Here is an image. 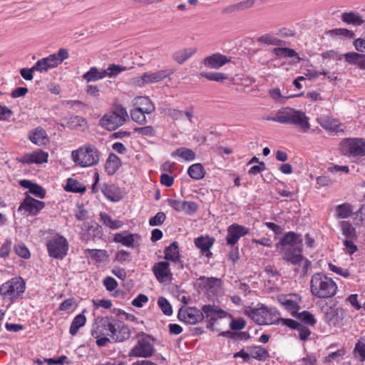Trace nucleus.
<instances>
[{"label": "nucleus", "instance_id": "nucleus-1", "mask_svg": "<svg viewBox=\"0 0 365 365\" xmlns=\"http://www.w3.org/2000/svg\"><path fill=\"white\" fill-rule=\"evenodd\" d=\"M302 236L294 232L286 233L277 243L282 252V259L292 264H299L304 259L302 255Z\"/></svg>", "mask_w": 365, "mask_h": 365}, {"label": "nucleus", "instance_id": "nucleus-29", "mask_svg": "<svg viewBox=\"0 0 365 365\" xmlns=\"http://www.w3.org/2000/svg\"><path fill=\"white\" fill-rule=\"evenodd\" d=\"M197 51L195 48H186L175 51L173 55V59L179 64H182L185 61L192 57Z\"/></svg>", "mask_w": 365, "mask_h": 365}, {"label": "nucleus", "instance_id": "nucleus-25", "mask_svg": "<svg viewBox=\"0 0 365 365\" xmlns=\"http://www.w3.org/2000/svg\"><path fill=\"white\" fill-rule=\"evenodd\" d=\"M48 160V154L42 150L34 151L29 155H24L21 160L24 163H36L41 164L46 163Z\"/></svg>", "mask_w": 365, "mask_h": 365}, {"label": "nucleus", "instance_id": "nucleus-23", "mask_svg": "<svg viewBox=\"0 0 365 365\" xmlns=\"http://www.w3.org/2000/svg\"><path fill=\"white\" fill-rule=\"evenodd\" d=\"M344 58L349 64L357 66L359 68L365 70V54L356 52H348L338 57V60Z\"/></svg>", "mask_w": 365, "mask_h": 365}, {"label": "nucleus", "instance_id": "nucleus-16", "mask_svg": "<svg viewBox=\"0 0 365 365\" xmlns=\"http://www.w3.org/2000/svg\"><path fill=\"white\" fill-rule=\"evenodd\" d=\"M250 232V229L245 226L232 224L227 228V235L226 237L227 243L229 245L233 246L237 243L241 237L247 235Z\"/></svg>", "mask_w": 365, "mask_h": 365}, {"label": "nucleus", "instance_id": "nucleus-46", "mask_svg": "<svg viewBox=\"0 0 365 365\" xmlns=\"http://www.w3.org/2000/svg\"><path fill=\"white\" fill-rule=\"evenodd\" d=\"M276 56L279 58H293L298 57V53L292 48H274L272 50Z\"/></svg>", "mask_w": 365, "mask_h": 365}, {"label": "nucleus", "instance_id": "nucleus-37", "mask_svg": "<svg viewBox=\"0 0 365 365\" xmlns=\"http://www.w3.org/2000/svg\"><path fill=\"white\" fill-rule=\"evenodd\" d=\"M65 189L69 192L83 193L86 191V187L83 184L79 182L77 180L70 178L67 180Z\"/></svg>", "mask_w": 365, "mask_h": 365}, {"label": "nucleus", "instance_id": "nucleus-58", "mask_svg": "<svg viewBox=\"0 0 365 365\" xmlns=\"http://www.w3.org/2000/svg\"><path fill=\"white\" fill-rule=\"evenodd\" d=\"M14 250L19 256L24 259H28L30 257V252L26 246L24 244L16 245Z\"/></svg>", "mask_w": 365, "mask_h": 365}, {"label": "nucleus", "instance_id": "nucleus-7", "mask_svg": "<svg viewBox=\"0 0 365 365\" xmlns=\"http://www.w3.org/2000/svg\"><path fill=\"white\" fill-rule=\"evenodd\" d=\"M25 290V282L21 277L13 278L0 287V294L4 299L18 298Z\"/></svg>", "mask_w": 365, "mask_h": 365}, {"label": "nucleus", "instance_id": "nucleus-44", "mask_svg": "<svg viewBox=\"0 0 365 365\" xmlns=\"http://www.w3.org/2000/svg\"><path fill=\"white\" fill-rule=\"evenodd\" d=\"M173 157L179 156L187 161L193 160L195 158V153L190 149L180 148L172 153Z\"/></svg>", "mask_w": 365, "mask_h": 365}, {"label": "nucleus", "instance_id": "nucleus-21", "mask_svg": "<svg viewBox=\"0 0 365 365\" xmlns=\"http://www.w3.org/2000/svg\"><path fill=\"white\" fill-rule=\"evenodd\" d=\"M115 331L110 334V337L116 342H123L128 340L130 336V330L123 322L118 321L115 326Z\"/></svg>", "mask_w": 365, "mask_h": 365}, {"label": "nucleus", "instance_id": "nucleus-31", "mask_svg": "<svg viewBox=\"0 0 365 365\" xmlns=\"http://www.w3.org/2000/svg\"><path fill=\"white\" fill-rule=\"evenodd\" d=\"M106 71L104 69L98 70L96 67L93 66L83 75V78L88 83L96 81L106 77Z\"/></svg>", "mask_w": 365, "mask_h": 365}, {"label": "nucleus", "instance_id": "nucleus-38", "mask_svg": "<svg viewBox=\"0 0 365 365\" xmlns=\"http://www.w3.org/2000/svg\"><path fill=\"white\" fill-rule=\"evenodd\" d=\"M343 309L337 307L335 309L330 308L325 314V319L327 322L332 324H336L339 319H341Z\"/></svg>", "mask_w": 365, "mask_h": 365}, {"label": "nucleus", "instance_id": "nucleus-28", "mask_svg": "<svg viewBox=\"0 0 365 365\" xmlns=\"http://www.w3.org/2000/svg\"><path fill=\"white\" fill-rule=\"evenodd\" d=\"M247 350L250 351V358L258 361H265L269 357L267 350L260 346H251L247 347Z\"/></svg>", "mask_w": 365, "mask_h": 365}, {"label": "nucleus", "instance_id": "nucleus-33", "mask_svg": "<svg viewBox=\"0 0 365 365\" xmlns=\"http://www.w3.org/2000/svg\"><path fill=\"white\" fill-rule=\"evenodd\" d=\"M29 139L36 145H43L46 140V133L44 129L38 127L29 133Z\"/></svg>", "mask_w": 365, "mask_h": 365}, {"label": "nucleus", "instance_id": "nucleus-60", "mask_svg": "<svg viewBox=\"0 0 365 365\" xmlns=\"http://www.w3.org/2000/svg\"><path fill=\"white\" fill-rule=\"evenodd\" d=\"M281 322L283 325L290 327L294 329H297V327H300V323L291 319L277 318L276 319V324Z\"/></svg>", "mask_w": 365, "mask_h": 365}, {"label": "nucleus", "instance_id": "nucleus-61", "mask_svg": "<svg viewBox=\"0 0 365 365\" xmlns=\"http://www.w3.org/2000/svg\"><path fill=\"white\" fill-rule=\"evenodd\" d=\"M245 325L246 322L242 318L232 319L230 323V327L232 330H241L245 328Z\"/></svg>", "mask_w": 365, "mask_h": 365}, {"label": "nucleus", "instance_id": "nucleus-48", "mask_svg": "<svg viewBox=\"0 0 365 365\" xmlns=\"http://www.w3.org/2000/svg\"><path fill=\"white\" fill-rule=\"evenodd\" d=\"M354 355L359 359L360 361L363 362L365 361V339L360 338L355 345L354 350Z\"/></svg>", "mask_w": 365, "mask_h": 365}, {"label": "nucleus", "instance_id": "nucleus-64", "mask_svg": "<svg viewBox=\"0 0 365 365\" xmlns=\"http://www.w3.org/2000/svg\"><path fill=\"white\" fill-rule=\"evenodd\" d=\"M148 301V297L143 294H138L132 302V305L135 307H142L144 303Z\"/></svg>", "mask_w": 365, "mask_h": 365}, {"label": "nucleus", "instance_id": "nucleus-40", "mask_svg": "<svg viewBox=\"0 0 365 365\" xmlns=\"http://www.w3.org/2000/svg\"><path fill=\"white\" fill-rule=\"evenodd\" d=\"M353 212V206L347 202L339 205L336 207V216L339 218H347Z\"/></svg>", "mask_w": 365, "mask_h": 365}, {"label": "nucleus", "instance_id": "nucleus-2", "mask_svg": "<svg viewBox=\"0 0 365 365\" xmlns=\"http://www.w3.org/2000/svg\"><path fill=\"white\" fill-rule=\"evenodd\" d=\"M310 292L317 298H330L336 294L337 285L331 278L323 273H315L311 279Z\"/></svg>", "mask_w": 365, "mask_h": 365}, {"label": "nucleus", "instance_id": "nucleus-35", "mask_svg": "<svg viewBox=\"0 0 365 365\" xmlns=\"http://www.w3.org/2000/svg\"><path fill=\"white\" fill-rule=\"evenodd\" d=\"M113 240L115 242L121 243L125 246L130 247L134 242V235L130 234L126 231L116 233L114 235Z\"/></svg>", "mask_w": 365, "mask_h": 365}, {"label": "nucleus", "instance_id": "nucleus-41", "mask_svg": "<svg viewBox=\"0 0 365 365\" xmlns=\"http://www.w3.org/2000/svg\"><path fill=\"white\" fill-rule=\"evenodd\" d=\"M257 42L266 45L271 46H282L284 42L272 34H266L257 38Z\"/></svg>", "mask_w": 365, "mask_h": 365}, {"label": "nucleus", "instance_id": "nucleus-36", "mask_svg": "<svg viewBox=\"0 0 365 365\" xmlns=\"http://www.w3.org/2000/svg\"><path fill=\"white\" fill-rule=\"evenodd\" d=\"M100 218L105 225L113 230L119 229L123 225L122 221L113 220L112 217L106 212H101Z\"/></svg>", "mask_w": 365, "mask_h": 365}, {"label": "nucleus", "instance_id": "nucleus-30", "mask_svg": "<svg viewBox=\"0 0 365 365\" xmlns=\"http://www.w3.org/2000/svg\"><path fill=\"white\" fill-rule=\"evenodd\" d=\"M341 19L344 23L354 26H361L364 23L362 16L359 13L354 11L343 13Z\"/></svg>", "mask_w": 365, "mask_h": 365}, {"label": "nucleus", "instance_id": "nucleus-24", "mask_svg": "<svg viewBox=\"0 0 365 365\" xmlns=\"http://www.w3.org/2000/svg\"><path fill=\"white\" fill-rule=\"evenodd\" d=\"M214 241L212 237L200 236L195 239V245L202 254L210 258L212 255L210 249L213 245Z\"/></svg>", "mask_w": 365, "mask_h": 365}, {"label": "nucleus", "instance_id": "nucleus-47", "mask_svg": "<svg viewBox=\"0 0 365 365\" xmlns=\"http://www.w3.org/2000/svg\"><path fill=\"white\" fill-rule=\"evenodd\" d=\"M321 125L327 129L335 132L343 131V129L340 128V123L336 119L331 118H327L323 120Z\"/></svg>", "mask_w": 365, "mask_h": 365}, {"label": "nucleus", "instance_id": "nucleus-8", "mask_svg": "<svg viewBox=\"0 0 365 365\" xmlns=\"http://www.w3.org/2000/svg\"><path fill=\"white\" fill-rule=\"evenodd\" d=\"M142 336L143 338L138 340L136 345L128 352V356L130 357H150L155 352V348L150 342V339L153 340L154 339L143 332L138 334V336Z\"/></svg>", "mask_w": 365, "mask_h": 365}, {"label": "nucleus", "instance_id": "nucleus-43", "mask_svg": "<svg viewBox=\"0 0 365 365\" xmlns=\"http://www.w3.org/2000/svg\"><path fill=\"white\" fill-rule=\"evenodd\" d=\"M64 120H66V126L71 129L83 128L86 124L85 118L78 115H72L68 118H65Z\"/></svg>", "mask_w": 365, "mask_h": 365}, {"label": "nucleus", "instance_id": "nucleus-10", "mask_svg": "<svg viewBox=\"0 0 365 365\" xmlns=\"http://www.w3.org/2000/svg\"><path fill=\"white\" fill-rule=\"evenodd\" d=\"M48 254L56 259H63L67 254L68 244L63 236L56 235L48 240L46 243Z\"/></svg>", "mask_w": 365, "mask_h": 365}, {"label": "nucleus", "instance_id": "nucleus-12", "mask_svg": "<svg viewBox=\"0 0 365 365\" xmlns=\"http://www.w3.org/2000/svg\"><path fill=\"white\" fill-rule=\"evenodd\" d=\"M204 317L208 319L207 328L212 331L217 330L216 324H218L219 319L224 318L227 316V312L222 309L210 304L204 305L201 310Z\"/></svg>", "mask_w": 365, "mask_h": 365}, {"label": "nucleus", "instance_id": "nucleus-18", "mask_svg": "<svg viewBox=\"0 0 365 365\" xmlns=\"http://www.w3.org/2000/svg\"><path fill=\"white\" fill-rule=\"evenodd\" d=\"M230 61V58L220 53H215L203 59V64L207 68L218 69Z\"/></svg>", "mask_w": 365, "mask_h": 365}, {"label": "nucleus", "instance_id": "nucleus-50", "mask_svg": "<svg viewBox=\"0 0 365 365\" xmlns=\"http://www.w3.org/2000/svg\"><path fill=\"white\" fill-rule=\"evenodd\" d=\"M158 304L165 315L170 316L173 314L172 306L166 298L160 297L158 299Z\"/></svg>", "mask_w": 365, "mask_h": 365}, {"label": "nucleus", "instance_id": "nucleus-55", "mask_svg": "<svg viewBox=\"0 0 365 365\" xmlns=\"http://www.w3.org/2000/svg\"><path fill=\"white\" fill-rule=\"evenodd\" d=\"M134 131L143 136H154L155 133L154 128L151 125L135 128Z\"/></svg>", "mask_w": 365, "mask_h": 365}, {"label": "nucleus", "instance_id": "nucleus-42", "mask_svg": "<svg viewBox=\"0 0 365 365\" xmlns=\"http://www.w3.org/2000/svg\"><path fill=\"white\" fill-rule=\"evenodd\" d=\"M86 322V317L83 314H78L75 317L70 327V334L72 336H75L79 329L85 325Z\"/></svg>", "mask_w": 365, "mask_h": 365}, {"label": "nucleus", "instance_id": "nucleus-5", "mask_svg": "<svg viewBox=\"0 0 365 365\" xmlns=\"http://www.w3.org/2000/svg\"><path fill=\"white\" fill-rule=\"evenodd\" d=\"M282 123L297 125L304 133L307 132L311 126L305 113L290 107L282 108Z\"/></svg>", "mask_w": 365, "mask_h": 365}, {"label": "nucleus", "instance_id": "nucleus-3", "mask_svg": "<svg viewBox=\"0 0 365 365\" xmlns=\"http://www.w3.org/2000/svg\"><path fill=\"white\" fill-rule=\"evenodd\" d=\"M71 157L77 165L83 168L96 165L100 160L98 150L95 145L89 143L73 150Z\"/></svg>", "mask_w": 365, "mask_h": 365}, {"label": "nucleus", "instance_id": "nucleus-53", "mask_svg": "<svg viewBox=\"0 0 365 365\" xmlns=\"http://www.w3.org/2000/svg\"><path fill=\"white\" fill-rule=\"evenodd\" d=\"M85 255H89L98 261H103L106 257V252L103 250L87 249L85 250Z\"/></svg>", "mask_w": 365, "mask_h": 365}, {"label": "nucleus", "instance_id": "nucleus-59", "mask_svg": "<svg viewBox=\"0 0 365 365\" xmlns=\"http://www.w3.org/2000/svg\"><path fill=\"white\" fill-rule=\"evenodd\" d=\"M269 94L274 101L280 102L282 103H284L286 99L287 98V97H284L282 95L279 88H273L269 90Z\"/></svg>", "mask_w": 365, "mask_h": 365}, {"label": "nucleus", "instance_id": "nucleus-39", "mask_svg": "<svg viewBox=\"0 0 365 365\" xmlns=\"http://www.w3.org/2000/svg\"><path fill=\"white\" fill-rule=\"evenodd\" d=\"M339 225L346 239L353 240L356 237V229L349 222L343 220L340 222Z\"/></svg>", "mask_w": 365, "mask_h": 365}, {"label": "nucleus", "instance_id": "nucleus-27", "mask_svg": "<svg viewBox=\"0 0 365 365\" xmlns=\"http://www.w3.org/2000/svg\"><path fill=\"white\" fill-rule=\"evenodd\" d=\"M292 294L287 295H279L277 299L279 302L284 306V307L291 311V314L293 317H296L297 314V309H299L298 303L294 301L291 297Z\"/></svg>", "mask_w": 365, "mask_h": 365}, {"label": "nucleus", "instance_id": "nucleus-57", "mask_svg": "<svg viewBox=\"0 0 365 365\" xmlns=\"http://www.w3.org/2000/svg\"><path fill=\"white\" fill-rule=\"evenodd\" d=\"M329 33L331 34H334L336 36H343L349 39L354 38L355 36L354 33L352 31L349 30L347 29H335L330 30Z\"/></svg>", "mask_w": 365, "mask_h": 365}, {"label": "nucleus", "instance_id": "nucleus-19", "mask_svg": "<svg viewBox=\"0 0 365 365\" xmlns=\"http://www.w3.org/2000/svg\"><path fill=\"white\" fill-rule=\"evenodd\" d=\"M45 206L44 202L36 200L29 195H27L19 207V210L24 209L26 211L36 214L39 212Z\"/></svg>", "mask_w": 365, "mask_h": 365}, {"label": "nucleus", "instance_id": "nucleus-15", "mask_svg": "<svg viewBox=\"0 0 365 365\" xmlns=\"http://www.w3.org/2000/svg\"><path fill=\"white\" fill-rule=\"evenodd\" d=\"M178 318L186 324H195L204 319V315L201 310L195 307H181L178 311Z\"/></svg>", "mask_w": 365, "mask_h": 365}, {"label": "nucleus", "instance_id": "nucleus-49", "mask_svg": "<svg viewBox=\"0 0 365 365\" xmlns=\"http://www.w3.org/2000/svg\"><path fill=\"white\" fill-rule=\"evenodd\" d=\"M130 117L132 120L140 125L146 123V118L140 107L135 108L130 111Z\"/></svg>", "mask_w": 365, "mask_h": 365}, {"label": "nucleus", "instance_id": "nucleus-9", "mask_svg": "<svg viewBox=\"0 0 365 365\" xmlns=\"http://www.w3.org/2000/svg\"><path fill=\"white\" fill-rule=\"evenodd\" d=\"M277 315H279L274 309H268L265 307L254 309L249 312V317L259 325L276 324V319H274Z\"/></svg>", "mask_w": 365, "mask_h": 365}, {"label": "nucleus", "instance_id": "nucleus-13", "mask_svg": "<svg viewBox=\"0 0 365 365\" xmlns=\"http://www.w3.org/2000/svg\"><path fill=\"white\" fill-rule=\"evenodd\" d=\"M117 322L118 320L108 317L98 318L96 321V328L91 331L92 336L94 338H98L100 335L110 336L115 331Z\"/></svg>", "mask_w": 365, "mask_h": 365}, {"label": "nucleus", "instance_id": "nucleus-17", "mask_svg": "<svg viewBox=\"0 0 365 365\" xmlns=\"http://www.w3.org/2000/svg\"><path fill=\"white\" fill-rule=\"evenodd\" d=\"M152 271L159 282H164L172 278L170 263L168 261H161L154 264Z\"/></svg>", "mask_w": 365, "mask_h": 365}, {"label": "nucleus", "instance_id": "nucleus-32", "mask_svg": "<svg viewBox=\"0 0 365 365\" xmlns=\"http://www.w3.org/2000/svg\"><path fill=\"white\" fill-rule=\"evenodd\" d=\"M121 165L120 159L115 154L109 155L106 163V171L109 175H113Z\"/></svg>", "mask_w": 365, "mask_h": 365}, {"label": "nucleus", "instance_id": "nucleus-62", "mask_svg": "<svg viewBox=\"0 0 365 365\" xmlns=\"http://www.w3.org/2000/svg\"><path fill=\"white\" fill-rule=\"evenodd\" d=\"M103 285L108 291H113L118 287L117 281L112 277H106L103 281Z\"/></svg>", "mask_w": 365, "mask_h": 365}, {"label": "nucleus", "instance_id": "nucleus-34", "mask_svg": "<svg viewBox=\"0 0 365 365\" xmlns=\"http://www.w3.org/2000/svg\"><path fill=\"white\" fill-rule=\"evenodd\" d=\"M187 174L194 180H201L205 177V170L201 163H195L189 167Z\"/></svg>", "mask_w": 365, "mask_h": 365}, {"label": "nucleus", "instance_id": "nucleus-54", "mask_svg": "<svg viewBox=\"0 0 365 365\" xmlns=\"http://www.w3.org/2000/svg\"><path fill=\"white\" fill-rule=\"evenodd\" d=\"M125 70L126 68L125 66L115 64L110 65L107 69H104L106 71V76L109 77L116 76Z\"/></svg>", "mask_w": 365, "mask_h": 365}, {"label": "nucleus", "instance_id": "nucleus-20", "mask_svg": "<svg viewBox=\"0 0 365 365\" xmlns=\"http://www.w3.org/2000/svg\"><path fill=\"white\" fill-rule=\"evenodd\" d=\"M255 4V0H244L225 6L223 8L222 13L224 14H231L241 12L252 8Z\"/></svg>", "mask_w": 365, "mask_h": 365}, {"label": "nucleus", "instance_id": "nucleus-6", "mask_svg": "<svg viewBox=\"0 0 365 365\" xmlns=\"http://www.w3.org/2000/svg\"><path fill=\"white\" fill-rule=\"evenodd\" d=\"M69 56V53L67 49L60 48L57 53L51 54L46 58H43L38 60L34 64V68L36 71L41 73L46 72L50 68H56L60 65L63 61L67 59Z\"/></svg>", "mask_w": 365, "mask_h": 365}, {"label": "nucleus", "instance_id": "nucleus-4", "mask_svg": "<svg viewBox=\"0 0 365 365\" xmlns=\"http://www.w3.org/2000/svg\"><path fill=\"white\" fill-rule=\"evenodd\" d=\"M128 119L126 109L120 104L115 105L110 111L106 113L99 120V125L108 130H115L123 125Z\"/></svg>", "mask_w": 365, "mask_h": 365}, {"label": "nucleus", "instance_id": "nucleus-14", "mask_svg": "<svg viewBox=\"0 0 365 365\" xmlns=\"http://www.w3.org/2000/svg\"><path fill=\"white\" fill-rule=\"evenodd\" d=\"M173 73L174 71L170 69L161 70L151 73H145L143 76L134 78V82L138 86L142 87L145 84L160 82Z\"/></svg>", "mask_w": 365, "mask_h": 365}, {"label": "nucleus", "instance_id": "nucleus-52", "mask_svg": "<svg viewBox=\"0 0 365 365\" xmlns=\"http://www.w3.org/2000/svg\"><path fill=\"white\" fill-rule=\"evenodd\" d=\"M198 209V205L195 202L182 201V211L186 215H192L195 214Z\"/></svg>", "mask_w": 365, "mask_h": 365}, {"label": "nucleus", "instance_id": "nucleus-22", "mask_svg": "<svg viewBox=\"0 0 365 365\" xmlns=\"http://www.w3.org/2000/svg\"><path fill=\"white\" fill-rule=\"evenodd\" d=\"M164 258L167 261H171L176 264H180L181 267H183L182 262L180 259L179 246L176 241L173 242L168 247L164 250Z\"/></svg>", "mask_w": 365, "mask_h": 365}, {"label": "nucleus", "instance_id": "nucleus-63", "mask_svg": "<svg viewBox=\"0 0 365 365\" xmlns=\"http://www.w3.org/2000/svg\"><path fill=\"white\" fill-rule=\"evenodd\" d=\"M277 35L282 38H289L295 36L296 32L294 29L284 27L279 29Z\"/></svg>", "mask_w": 365, "mask_h": 365}, {"label": "nucleus", "instance_id": "nucleus-51", "mask_svg": "<svg viewBox=\"0 0 365 365\" xmlns=\"http://www.w3.org/2000/svg\"><path fill=\"white\" fill-rule=\"evenodd\" d=\"M295 317H297L304 324H307L308 325L313 326L316 323L314 316L307 311H303L300 313L297 312V316Z\"/></svg>", "mask_w": 365, "mask_h": 365}, {"label": "nucleus", "instance_id": "nucleus-26", "mask_svg": "<svg viewBox=\"0 0 365 365\" xmlns=\"http://www.w3.org/2000/svg\"><path fill=\"white\" fill-rule=\"evenodd\" d=\"M20 185L24 188H28L29 192L37 197L44 198L46 196L45 190L36 183H34L29 180H22L19 182Z\"/></svg>", "mask_w": 365, "mask_h": 365}, {"label": "nucleus", "instance_id": "nucleus-11", "mask_svg": "<svg viewBox=\"0 0 365 365\" xmlns=\"http://www.w3.org/2000/svg\"><path fill=\"white\" fill-rule=\"evenodd\" d=\"M341 152L350 156L365 155V140L363 138H347L341 143Z\"/></svg>", "mask_w": 365, "mask_h": 365}, {"label": "nucleus", "instance_id": "nucleus-45", "mask_svg": "<svg viewBox=\"0 0 365 365\" xmlns=\"http://www.w3.org/2000/svg\"><path fill=\"white\" fill-rule=\"evenodd\" d=\"M202 77L205 78L209 81H214L217 82H223L228 78V75L220 72H205L200 73Z\"/></svg>", "mask_w": 365, "mask_h": 365}, {"label": "nucleus", "instance_id": "nucleus-56", "mask_svg": "<svg viewBox=\"0 0 365 365\" xmlns=\"http://www.w3.org/2000/svg\"><path fill=\"white\" fill-rule=\"evenodd\" d=\"M165 214L163 212H159L154 217L150 218L149 225L150 226L161 225L165 222Z\"/></svg>", "mask_w": 365, "mask_h": 365}]
</instances>
